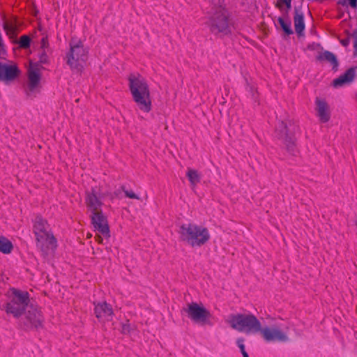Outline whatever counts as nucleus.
Here are the masks:
<instances>
[{
  "label": "nucleus",
  "instance_id": "obj_22",
  "mask_svg": "<svg viewBox=\"0 0 357 357\" xmlns=\"http://www.w3.org/2000/svg\"><path fill=\"white\" fill-rule=\"evenodd\" d=\"M186 176L192 187L196 186L201 181V176L195 169H188Z\"/></svg>",
  "mask_w": 357,
  "mask_h": 357
},
{
  "label": "nucleus",
  "instance_id": "obj_13",
  "mask_svg": "<svg viewBox=\"0 0 357 357\" xmlns=\"http://www.w3.org/2000/svg\"><path fill=\"white\" fill-rule=\"evenodd\" d=\"M93 225L96 230L105 236H109V229L106 218L100 212L93 213L91 215Z\"/></svg>",
  "mask_w": 357,
  "mask_h": 357
},
{
  "label": "nucleus",
  "instance_id": "obj_30",
  "mask_svg": "<svg viewBox=\"0 0 357 357\" xmlns=\"http://www.w3.org/2000/svg\"><path fill=\"white\" fill-rule=\"evenodd\" d=\"M130 330H131V326H130V324L129 323H126V324H123V326H122V332L123 333H129L130 332Z\"/></svg>",
  "mask_w": 357,
  "mask_h": 357
},
{
  "label": "nucleus",
  "instance_id": "obj_18",
  "mask_svg": "<svg viewBox=\"0 0 357 357\" xmlns=\"http://www.w3.org/2000/svg\"><path fill=\"white\" fill-rule=\"evenodd\" d=\"M26 319L31 326L38 328L41 326L42 318L40 312L34 307H31L26 312Z\"/></svg>",
  "mask_w": 357,
  "mask_h": 357
},
{
  "label": "nucleus",
  "instance_id": "obj_1",
  "mask_svg": "<svg viewBox=\"0 0 357 357\" xmlns=\"http://www.w3.org/2000/svg\"><path fill=\"white\" fill-rule=\"evenodd\" d=\"M128 82L130 93L137 107L144 112H149L152 109V102L146 80L139 75L131 74Z\"/></svg>",
  "mask_w": 357,
  "mask_h": 357
},
{
  "label": "nucleus",
  "instance_id": "obj_37",
  "mask_svg": "<svg viewBox=\"0 0 357 357\" xmlns=\"http://www.w3.org/2000/svg\"><path fill=\"white\" fill-rule=\"evenodd\" d=\"M4 29H10V28L8 27V25L7 24H4Z\"/></svg>",
  "mask_w": 357,
  "mask_h": 357
},
{
  "label": "nucleus",
  "instance_id": "obj_28",
  "mask_svg": "<svg viewBox=\"0 0 357 357\" xmlns=\"http://www.w3.org/2000/svg\"><path fill=\"white\" fill-rule=\"evenodd\" d=\"M40 50H49V43H48L47 37H43L41 39Z\"/></svg>",
  "mask_w": 357,
  "mask_h": 357
},
{
  "label": "nucleus",
  "instance_id": "obj_27",
  "mask_svg": "<svg viewBox=\"0 0 357 357\" xmlns=\"http://www.w3.org/2000/svg\"><path fill=\"white\" fill-rule=\"evenodd\" d=\"M283 5L286 6L287 10L291 8V0H277L276 7L282 9Z\"/></svg>",
  "mask_w": 357,
  "mask_h": 357
},
{
  "label": "nucleus",
  "instance_id": "obj_25",
  "mask_svg": "<svg viewBox=\"0 0 357 357\" xmlns=\"http://www.w3.org/2000/svg\"><path fill=\"white\" fill-rule=\"evenodd\" d=\"M50 50H40L38 52V63L40 64H45L49 62V55L48 53Z\"/></svg>",
  "mask_w": 357,
  "mask_h": 357
},
{
  "label": "nucleus",
  "instance_id": "obj_20",
  "mask_svg": "<svg viewBox=\"0 0 357 357\" xmlns=\"http://www.w3.org/2000/svg\"><path fill=\"white\" fill-rule=\"evenodd\" d=\"M355 74L354 68H349L343 75L333 80V86L335 87H340L345 84L351 82L354 79Z\"/></svg>",
  "mask_w": 357,
  "mask_h": 357
},
{
  "label": "nucleus",
  "instance_id": "obj_15",
  "mask_svg": "<svg viewBox=\"0 0 357 357\" xmlns=\"http://www.w3.org/2000/svg\"><path fill=\"white\" fill-rule=\"evenodd\" d=\"M316 110L319 121L322 123H326L330 120L331 114L328 104L324 100L316 98Z\"/></svg>",
  "mask_w": 357,
  "mask_h": 357
},
{
  "label": "nucleus",
  "instance_id": "obj_34",
  "mask_svg": "<svg viewBox=\"0 0 357 357\" xmlns=\"http://www.w3.org/2000/svg\"><path fill=\"white\" fill-rule=\"evenodd\" d=\"M341 43H342L344 46L347 47V46L349 44V39H347H347L342 40H341Z\"/></svg>",
  "mask_w": 357,
  "mask_h": 357
},
{
  "label": "nucleus",
  "instance_id": "obj_26",
  "mask_svg": "<svg viewBox=\"0 0 357 357\" xmlns=\"http://www.w3.org/2000/svg\"><path fill=\"white\" fill-rule=\"evenodd\" d=\"M31 39L26 35H23L20 38L19 40V46L21 48L26 49L30 46Z\"/></svg>",
  "mask_w": 357,
  "mask_h": 357
},
{
  "label": "nucleus",
  "instance_id": "obj_16",
  "mask_svg": "<svg viewBox=\"0 0 357 357\" xmlns=\"http://www.w3.org/2000/svg\"><path fill=\"white\" fill-rule=\"evenodd\" d=\"M50 232L51 229L47 221L40 216H37L35 218L33 222V233L36 236V238H42L43 235L49 234Z\"/></svg>",
  "mask_w": 357,
  "mask_h": 357
},
{
  "label": "nucleus",
  "instance_id": "obj_35",
  "mask_svg": "<svg viewBox=\"0 0 357 357\" xmlns=\"http://www.w3.org/2000/svg\"><path fill=\"white\" fill-rule=\"evenodd\" d=\"M354 47L355 50L357 51V35L354 36Z\"/></svg>",
  "mask_w": 357,
  "mask_h": 357
},
{
  "label": "nucleus",
  "instance_id": "obj_33",
  "mask_svg": "<svg viewBox=\"0 0 357 357\" xmlns=\"http://www.w3.org/2000/svg\"><path fill=\"white\" fill-rule=\"evenodd\" d=\"M347 1L351 7H352L353 8H357V0H347Z\"/></svg>",
  "mask_w": 357,
  "mask_h": 357
},
{
  "label": "nucleus",
  "instance_id": "obj_12",
  "mask_svg": "<svg viewBox=\"0 0 357 357\" xmlns=\"http://www.w3.org/2000/svg\"><path fill=\"white\" fill-rule=\"evenodd\" d=\"M19 74L16 65L0 63V81L8 83L14 80Z\"/></svg>",
  "mask_w": 357,
  "mask_h": 357
},
{
  "label": "nucleus",
  "instance_id": "obj_29",
  "mask_svg": "<svg viewBox=\"0 0 357 357\" xmlns=\"http://www.w3.org/2000/svg\"><path fill=\"white\" fill-rule=\"evenodd\" d=\"M124 193L126 196L130 199H139V197L137 196L133 191L132 190H124Z\"/></svg>",
  "mask_w": 357,
  "mask_h": 357
},
{
  "label": "nucleus",
  "instance_id": "obj_14",
  "mask_svg": "<svg viewBox=\"0 0 357 357\" xmlns=\"http://www.w3.org/2000/svg\"><path fill=\"white\" fill-rule=\"evenodd\" d=\"M100 194L98 190L92 188L90 192L87 193L86 202L89 209L93 213L99 212L101 206L102 202L100 201Z\"/></svg>",
  "mask_w": 357,
  "mask_h": 357
},
{
  "label": "nucleus",
  "instance_id": "obj_21",
  "mask_svg": "<svg viewBox=\"0 0 357 357\" xmlns=\"http://www.w3.org/2000/svg\"><path fill=\"white\" fill-rule=\"evenodd\" d=\"M320 61H327L333 65V68H335L338 66L336 56L331 52L325 51L319 55L318 58Z\"/></svg>",
  "mask_w": 357,
  "mask_h": 357
},
{
  "label": "nucleus",
  "instance_id": "obj_19",
  "mask_svg": "<svg viewBox=\"0 0 357 357\" xmlns=\"http://www.w3.org/2000/svg\"><path fill=\"white\" fill-rule=\"evenodd\" d=\"M294 23L296 33L298 36H303L305 27L304 15L301 10L298 8L294 10Z\"/></svg>",
  "mask_w": 357,
  "mask_h": 357
},
{
  "label": "nucleus",
  "instance_id": "obj_17",
  "mask_svg": "<svg viewBox=\"0 0 357 357\" xmlns=\"http://www.w3.org/2000/svg\"><path fill=\"white\" fill-rule=\"evenodd\" d=\"M281 126L282 130L280 137L283 139L287 151L291 155H295L296 153V149L294 138L288 135L287 126L283 122L281 123Z\"/></svg>",
  "mask_w": 357,
  "mask_h": 357
},
{
  "label": "nucleus",
  "instance_id": "obj_2",
  "mask_svg": "<svg viewBox=\"0 0 357 357\" xmlns=\"http://www.w3.org/2000/svg\"><path fill=\"white\" fill-rule=\"evenodd\" d=\"M178 234L182 241L193 248L204 245L211 238L206 227L191 222L181 225Z\"/></svg>",
  "mask_w": 357,
  "mask_h": 357
},
{
  "label": "nucleus",
  "instance_id": "obj_7",
  "mask_svg": "<svg viewBox=\"0 0 357 357\" xmlns=\"http://www.w3.org/2000/svg\"><path fill=\"white\" fill-rule=\"evenodd\" d=\"M208 25L211 32L215 34L227 35L230 32L227 12L222 8L217 10L210 17Z\"/></svg>",
  "mask_w": 357,
  "mask_h": 357
},
{
  "label": "nucleus",
  "instance_id": "obj_9",
  "mask_svg": "<svg viewBox=\"0 0 357 357\" xmlns=\"http://www.w3.org/2000/svg\"><path fill=\"white\" fill-rule=\"evenodd\" d=\"M41 67L39 63L30 62L28 69L26 94L30 96L38 91L41 79Z\"/></svg>",
  "mask_w": 357,
  "mask_h": 357
},
{
  "label": "nucleus",
  "instance_id": "obj_6",
  "mask_svg": "<svg viewBox=\"0 0 357 357\" xmlns=\"http://www.w3.org/2000/svg\"><path fill=\"white\" fill-rule=\"evenodd\" d=\"M182 312H184L190 320L201 324L208 323L211 317L210 312L202 304L195 302L187 304Z\"/></svg>",
  "mask_w": 357,
  "mask_h": 357
},
{
  "label": "nucleus",
  "instance_id": "obj_32",
  "mask_svg": "<svg viewBox=\"0 0 357 357\" xmlns=\"http://www.w3.org/2000/svg\"><path fill=\"white\" fill-rule=\"evenodd\" d=\"M5 49L2 43L1 38L0 37V58H2L5 54Z\"/></svg>",
  "mask_w": 357,
  "mask_h": 357
},
{
  "label": "nucleus",
  "instance_id": "obj_10",
  "mask_svg": "<svg viewBox=\"0 0 357 357\" xmlns=\"http://www.w3.org/2000/svg\"><path fill=\"white\" fill-rule=\"evenodd\" d=\"M36 239L37 248L43 255H47L56 248V241L52 232L43 235L42 238L37 237Z\"/></svg>",
  "mask_w": 357,
  "mask_h": 357
},
{
  "label": "nucleus",
  "instance_id": "obj_11",
  "mask_svg": "<svg viewBox=\"0 0 357 357\" xmlns=\"http://www.w3.org/2000/svg\"><path fill=\"white\" fill-rule=\"evenodd\" d=\"M96 317L102 322L109 321L112 319L114 312L112 307L106 302L94 303Z\"/></svg>",
  "mask_w": 357,
  "mask_h": 357
},
{
  "label": "nucleus",
  "instance_id": "obj_23",
  "mask_svg": "<svg viewBox=\"0 0 357 357\" xmlns=\"http://www.w3.org/2000/svg\"><path fill=\"white\" fill-rule=\"evenodd\" d=\"M13 250L12 243L6 237L0 236V252L9 254Z\"/></svg>",
  "mask_w": 357,
  "mask_h": 357
},
{
  "label": "nucleus",
  "instance_id": "obj_5",
  "mask_svg": "<svg viewBox=\"0 0 357 357\" xmlns=\"http://www.w3.org/2000/svg\"><path fill=\"white\" fill-rule=\"evenodd\" d=\"M13 297L6 304V312L15 317H20L27 310L29 294L26 291L12 289Z\"/></svg>",
  "mask_w": 357,
  "mask_h": 357
},
{
  "label": "nucleus",
  "instance_id": "obj_36",
  "mask_svg": "<svg viewBox=\"0 0 357 357\" xmlns=\"http://www.w3.org/2000/svg\"><path fill=\"white\" fill-rule=\"evenodd\" d=\"M243 357H249L248 353L245 351V349L241 351Z\"/></svg>",
  "mask_w": 357,
  "mask_h": 357
},
{
  "label": "nucleus",
  "instance_id": "obj_8",
  "mask_svg": "<svg viewBox=\"0 0 357 357\" xmlns=\"http://www.w3.org/2000/svg\"><path fill=\"white\" fill-rule=\"evenodd\" d=\"M263 339L267 342H286L289 341V337L286 331L278 326L261 327L259 331Z\"/></svg>",
  "mask_w": 357,
  "mask_h": 357
},
{
  "label": "nucleus",
  "instance_id": "obj_31",
  "mask_svg": "<svg viewBox=\"0 0 357 357\" xmlns=\"http://www.w3.org/2000/svg\"><path fill=\"white\" fill-rule=\"evenodd\" d=\"M237 345L240 348L241 351L245 349L244 340L242 338H239L237 340Z\"/></svg>",
  "mask_w": 357,
  "mask_h": 357
},
{
  "label": "nucleus",
  "instance_id": "obj_24",
  "mask_svg": "<svg viewBox=\"0 0 357 357\" xmlns=\"http://www.w3.org/2000/svg\"><path fill=\"white\" fill-rule=\"evenodd\" d=\"M278 22L280 24L283 31L287 34L290 35L293 33V31L291 29V22L289 20L285 21L283 18L279 17Z\"/></svg>",
  "mask_w": 357,
  "mask_h": 357
},
{
  "label": "nucleus",
  "instance_id": "obj_4",
  "mask_svg": "<svg viewBox=\"0 0 357 357\" xmlns=\"http://www.w3.org/2000/svg\"><path fill=\"white\" fill-rule=\"evenodd\" d=\"M87 57V51L82 41L73 38L70 42V51L66 55L67 63L72 70H79Z\"/></svg>",
  "mask_w": 357,
  "mask_h": 357
},
{
  "label": "nucleus",
  "instance_id": "obj_3",
  "mask_svg": "<svg viewBox=\"0 0 357 357\" xmlns=\"http://www.w3.org/2000/svg\"><path fill=\"white\" fill-rule=\"evenodd\" d=\"M229 324L234 330L247 334L259 333L261 324L259 319L252 314H231Z\"/></svg>",
  "mask_w": 357,
  "mask_h": 357
}]
</instances>
